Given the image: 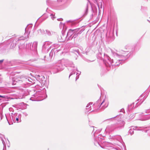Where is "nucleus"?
<instances>
[{
    "instance_id": "obj_16",
    "label": "nucleus",
    "mask_w": 150,
    "mask_h": 150,
    "mask_svg": "<svg viewBox=\"0 0 150 150\" xmlns=\"http://www.w3.org/2000/svg\"><path fill=\"white\" fill-rule=\"evenodd\" d=\"M101 140V139L99 137H95L94 142L95 145L97 146H100L99 142H100Z\"/></svg>"
},
{
    "instance_id": "obj_45",
    "label": "nucleus",
    "mask_w": 150,
    "mask_h": 150,
    "mask_svg": "<svg viewBox=\"0 0 150 150\" xmlns=\"http://www.w3.org/2000/svg\"><path fill=\"white\" fill-rule=\"evenodd\" d=\"M0 97H2V96L1 95H0Z\"/></svg>"
},
{
    "instance_id": "obj_41",
    "label": "nucleus",
    "mask_w": 150,
    "mask_h": 150,
    "mask_svg": "<svg viewBox=\"0 0 150 150\" xmlns=\"http://www.w3.org/2000/svg\"><path fill=\"white\" fill-rule=\"evenodd\" d=\"M2 117H3V116L2 115H1L0 117H1V120L2 119Z\"/></svg>"
},
{
    "instance_id": "obj_26",
    "label": "nucleus",
    "mask_w": 150,
    "mask_h": 150,
    "mask_svg": "<svg viewBox=\"0 0 150 150\" xmlns=\"http://www.w3.org/2000/svg\"><path fill=\"white\" fill-rule=\"evenodd\" d=\"M87 0L88 1V3H87V4L86 5V9L85 13V15H86L87 14V13L88 11V2H89V3L90 2L89 0Z\"/></svg>"
},
{
    "instance_id": "obj_29",
    "label": "nucleus",
    "mask_w": 150,
    "mask_h": 150,
    "mask_svg": "<svg viewBox=\"0 0 150 150\" xmlns=\"http://www.w3.org/2000/svg\"><path fill=\"white\" fill-rule=\"evenodd\" d=\"M9 110L10 111H13V108H9Z\"/></svg>"
},
{
    "instance_id": "obj_8",
    "label": "nucleus",
    "mask_w": 150,
    "mask_h": 150,
    "mask_svg": "<svg viewBox=\"0 0 150 150\" xmlns=\"http://www.w3.org/2000/svg\"><path fill=\"white\" fill-rule=\"evenodd\" d=\"M145 129H146L145 130V132H147L148 131L150 130V127H145L144 126L141 127H130V128L128 131V133L130 134L131 135H132L134 134V130H143Z\"/></svg>"
},
{
    "instance_id": "obj_20",
    "label": "nucleus",
    "mask_w": 150,
    "mask_h": 150,
    "mask_svg": "<svg viewBox=\"0 0 150 150\" xmlns=\"http://www.w3.org/2000/svg\"><path fill=\"white\" fill-rule=\"evenodd\" d=\"M92 103L90 102L86 106V112H88L91 110V105H92Z\"/></svg>"
},
{
    "instance_id": "obj_13",
    "label": "nucleus",
    "mask_w": 150,
    "mask_h": 150,
    "mask_svg": "<svg viewBox=\"0 0 150 150\" xmlns=\"http://www.w3.org/2000/svg\"><path fill=\"white\" fill-rule=\"evenodd\" d=\"M146 96H144V94H142L139 97V98L137 100V101H138L136 103V105L135 107H137L139 105H140L146 99Z\"/></svg>"
},
{
    "instance_id": "obj_24",
    "label": "nucleus",
    "mask_w": 150,
    "mask_h": 150,
    "mask_svg": "<svg viewBox=\"0 0 150 150\" xmlns=\"http://www.w3.org/2000/svg\"><path fill=\"white\" fill-rule=\"evenodd\" d=\"M101 130H97L96 131L94 132V129H93V130L92 132V134H94V135L95 136L96 134H98L99 132Z\"/></svg>"
},
{
    "instance_id": "obj_43",
    "label": "nucleus",
    "mask_w": 150,
    "mask_h": 150,
    "mask_svg": "<svg viewBox=\"0 0 150 150\" xmlns=\"http://www.w3.org/2000/svg\"><path fill=\"white\" fill-rule=\"evenodd\" d=\"M49 1V0H47V3H48V2Z\"/></svg>"
},
{
    "instance_id": "obj_10",
    "label": "nucleus",
    "mask_w": 150,
    "mask_h": 150,
    "mask_svg": "<svg viewBox=\"0 0 150 150\" xmlns=\"http://www.w3.org/2000/svg\"><path fill=\"white\" fill-rule=\"evenodd\" d=\"M44 93V92L42 90L36 91L35 93L32 95V96L30 98V99L32 101L42 100L44 99L43 98H42L40 100L37 99V98L39 97H42V95Z\"/></svg>"
},
{
    "instance_id": "obj_11",
    "label": "nucleus",
    "mask_w": 150,
    "mask_h": 150,
    "mask_svg": "<svg viewBox=\"0 0 150 150\" xmlns=\"http://www.w3.org/2000/svg\"><path fill=\"white\" fill-rule=\"evenodd\" d=\"M21 115L20 114L17 113H12L10 115V118L11 120H13L14 122H20L21 120L20 118Z\"/></svg>"
},
{
    "instance_id": "obj_18",
    "label": "nucleus",
    "mask_w": 150,
    "mask_h": 150,
    "mask_svg": "<svg viewBox=\"0 0 150 150\" xmlns=\"http://www.w3.org/2000/svg\"><path fill=\"white\" fill-rule=\"evenodd\" d=\"M1 139L4 145V147L3 150H6V146L5 143V142H6V139L4 136V137H2Z\"/></svg>"
},
{
    "instance_id": "obj_4",
    "label": "nucleus",
    "mask_w": 150,
    "mask_h": 150,
    "mask_svg": "<svg viewBox=\"0 0 150 150\" xmlns=\"http://www.w3.org/2000/svg\"><path fill=\"white\" fill-rule=\"evenodd\" d=\"M84 30L80 28H76L74 29H69V30L67 37H69L70 39L73 38H76L79 35L81 34Z\"/></svg>"
},
{
    "instance_id": "obj_42",
    "label": "nucleus",
    "mask_w": 150,
    "mask_h": 150,
    "mask_svg": "<svg viewBox=\"0 0 150 150\" xmlns=\"http://www.w3.org/2000/svg\"><path fill=\"white\" fill-rule=\"evenodd\" d=\"M62 0H57V1H62Z\"/></svg>"
},
{
    "instance_id": "obj_14",
    "label": "nucleus",
    "mask_w": 150,
    "mask_h": 150,
    "mask_svg": "<svg viewBox=\"0 0 150 150\" xmlns=\"http://www.w3.org/2000/svg\"><path fill=\"white\" fill-rule=\"evenodd\" d=\"M145 112L146 113L148 114L144 115L140 119L141 120L144 121L150 119V109L146 110Z\"/></svg>"
},
{
    "instance_id": "obj_9",
    "label": "nucleus",
    "mask_w": 150,
    "mask_h": 150,
    "mask_svg": "<svg viewBox=\"0 0 150 150\" xmlns=\"http://www.w3.org/2000/svg\"><path fill=\"white\" fill-rule=\"evenodd\" d=\"M64 69V66L61 63H57L51 69V71L53 74H56Z\"/></svg>"
},
{
    "instance_id": "obj_36",
    "label": "nucleus",
    "mask_w": 150,
    "mask_h": 150,
    "mask_svg": "<svg viewBox=\"0 0 150 150\" xmlns=\"http://www.w3.org/2000/svg\"><path fill=\"white\" fill-rule=\"evenodd\" d=\"M57 20L58 21H61L62 20V18H59L57 19Z\"/></svg>"
},
{
    "instance_id": "obj_7",
    "label": "nucleus",
    "mask_w": 150,
    "mask_h": 150,
    "mask_svg": "<svg viewBox=\"0 0 150 150\" xmlns=\"http://www.w3.org/2000/svg\"><path fill=\"white\" fill-rule=\"evenodd\" d=\"M31 25H28L25 28V32L24 35L21 37H19L17 40V41L21 40H24L28 39L29 36V34L32 28Z\"/></svg>"
},
{
    "instance_id": "obj_30",
    "label": "nucleus",
    "mask_w": 150,
    "mask_h": 150,
    "mask_svg": "<svg viewBox=\"0 0 150 150\" xmlns=\"http://www.w3.org/2000/svg\"><path fill=\"white\" fill-rule=\"evenodd\" d=\"M37 76V77H40V76H41L42 77L41 78V79H42L43 78H44V76H40V75H38Z\"/></svg>"
},
{
    "instance_id": "obj_21",
    "label": "nucleus",
    "mask_w": 150,
    "mask_h": 150,
    "mask_svg": "<svg viewBox=\"0 0 150 150\" xmlns=\"http://www.w3.org/2000/svg\"><path fill=\"white\" fill-rule=\"evenodd\" d=\"M117 116L110 118L107 119L104 121V122H106L108 123H110L112 121H113L114 120H116V119L117 118Z\"/></svg>"
},
{
    "instance_id": "obj_37",
    "label": "nucleus",
    "mask_w": 150,
    "mask_h": 150,
    "mask_svg": "<svg viewBox=\"0 0 150 150\" xmlns=\"http://www.w3.org/2000/svg\"><path fill=\"white\" fill-rule=\"evenodd\" d=\"M67 22L71 23L72 22V21H71V20H69V21H67Z\"/></svg>"
},
{
    "instance_id": "obj_22",
    "label": "nucleus",
    "mask_w": 150,
    "mask_h": 150,
    "mask_svg": "<svg viewBox=\"0 0 150 150\" xmlns=\"http://www.w3.org/2000/svg\"><path fill=\"white\" fill-rule=\"evenodd\" d=\"M51 43L49 42H44L42 47V49L43 50L47 47V46L48 45H50Z\"/></svg>"
},
{
    "instance_id": "obj_46",
    "label": "nucleus",
    "mask_w": 150,
    "mask_h": 150,
    "mask_svg": "<svg viewBox=\"0 0 150 150\" xmlns=\"http://www.w3.org/2000/svg\"><path fill=\"white\" fill-rule=\"evenodd\" d=\"M1 43H0V45H1Z\"/></svg>"
},
{
    "instance_id": "obj_44",
    "label": "nucleus",
    "mask_w": 150,
    "mask_h": 150,
    "mask_svg": "<svg viewBox=\"0 0 150 150\" xmlns=\"http://www.w3.org/2000/svg\"><path fill=\"white\" fill-rule=\"evenodd\" d=\"M147 21L149 22L150 23V20H147Z\"/></svg>"
},
{
    "instance_id": "obj_6",
    "label": "nucleus",
    "mask_w": 150,
    "mask_h": 150,
    "mask_svg": "<svg viewBox=\"0 0 150 150\" xmlns=\"http://www.w3.org/2000/svg\"><path fill=\"white\" fill-rule=\"evenodd\" d=\"M108 103L105 99H104L102 102L100 100H98L93 105V107H96L98 109L104 110L108 106Z\"/></svg>"
},
{
    "instance_id": "obj_35",
    "label": "nucleus",
    "mask_w": 150,
    "mask_h": 150,
    "mask_svg": "<svg viewBox=\"0 0 150 150\" xmlns=\"http://www.w3.org/2000/svg\"><path fill=\"white\" fill-rule=\"evenodd\" d=\"M24 115L25 116H27V115H28V114H27V113H24Z\"/></svg>"
},
{
    "instance_id": "obj_38",
    "label": "nucleus",
    "mask_w": 150,
    "mask_h": 150,
    "mask_svg": "<svg viewBox=\"0 0 150 150\" xmlns=\"http://www.w3.org/2000/svg\"><path fill=\"white\" fill-rule=\"evenodd\" d=\"M74 51L76 52L77 53L79 54L78 52V50H74Z\"/></svg>"
},
{
    "instance_id": "obj_19",
    "label": "nucleus",
    "mask_w": 150,
    "mask_h": 150,
    "mask_svg": "<svg viewBox=\"0 0 150 150\" xmlns=\"http://www.w3.org/2000/svg\"><path fill=\"white\" fill-rule=\"evenodd\" d=\"M37 45L38 42H34L32 46V50H36L37 48Z\"/></svg>"
},
{
    "instance_id": "obj_2",
    "label": "nucleus",
    "mask_w": 150,
    "mask_h": 150,
    "mask_svg": "<svg viewBox=\"0 0 150 150\" xmlns=\"http://www.w3.org/2000/svg\"><path fill=\"white\" fill-rule=\"evenodd\" d=\"M125 124V122L124 120H118L115 123L107 126L105 131L110 133L118 131L124 128Z\"/></svg>"
},
{
    "instance_id": "obj_23",
    "label": "nucleus",
    "mask_w": 150,
    "mask_h": 150,
    "mask_svg": "<svg viewBox=\"0 0 150 150\" xmlns=\"http://www.w3.org/2000/svg\"><path fill=\"white\" fill-rule=\"evenodd\" d=\"M32 43H29L26 45V47L28 49L32 50Z\"/></svg>"
},
{
    "instance_id": "obj_5",
    "label": "nucleus",
    "mask_w": 150,
    "mask_h": 150,
    "mask_svg": "<svg viewBox=\"0 0 150 150\" xmlns=\"http://www.w3.org/2000/svg\"><path fill=\"white\" fill-rule=\"evenodd\" d=\"M65 65L67 67H68V70L72 71V72L69 75V78L70 76L75 74V71H76L78 72L76 73V75L78 74V75H79L81 74V72L77 70V67L74 66V64L72 62L67 60L65 61Z\"/></svg>"
},
{
    "instance_id": "obj_32",
    "label": "nucleus",
    "mask_w": 150,
    "mask_h": 150,
    "mask_svg": "<svg viewBox=\"0 0 150 150\" xmlns=\"http://www.w3.org/2000/svg\"><path fill=\"white\" fill-rule=\"evenodd\" d=\"M4 60V59L0 60V64H1V63H2L3 62Z\"/></svg>"
},
{
    "instance_id": "obj_17",
    "label": "nucleus",
    "mask_w": 150,
    "mask_h": 150,
    "mask_svg": "<svg viewBox=\"0 0 150 150\" xmlns=\"http://www.w3.org/2000/svg\"><path fill=\"white\" fill-rule=\"evenodd\" d=\"M58 41L60 42H63L66 40L65 36L63 34L62 35L59 36L58 38Z\"/></svg>"
},
{
    "instance_id": "obj_34",
    "label": "nucleus",
    "mask_w": 150,
    "mask_h": 150,
    "mask_svg": "<svg viewBox=\"0 0 150 150\" xmlns=\"http://www.w3.org/2000/svg\"><path fill=\"white\" fill-rule=\"evenodd\" d=\"M53 53L52 52H51L50 53V56L52 55H53Z\"/></svg>"
},
{
    "instance_id": "obj_33",
    "label": "nucleus",
    "mask_w": 150,
    "mask_h": 150,
    "mask_svg": "<svg viewBox=\"0 0 150 150\" xmlns=\"http://www.w3.org/2000/svg\"><path fill=\"white\" fill-rule=\"evenodd\" d=\"M79 78V77L78 76H76V81L77 79H78Z\"/></svg>"
},
{
    "instance_id": "obj_27",
    "label": "nucleus",
    "mask_w": 150,
    "mask_h": 150,
    "mask_svg": "<svg viewBox=\"0 0 150 150\" xmlns=\"http://www.w3.org/2000/svg\"><path fill=\"white\" fill-rule=\"evenodd\" d=\"M118 139L117 140L119 142H121L122 141V138L120 136H118L117 137Z\"/></svg>"
},
{
    "instance_id": "obj_39",
    "label": "nucleus",
    "mask_w": 150,
    "mask_h": 150,
    "mask_svg": "<svg viewBox=\"0 0 150 150\" xmlns=\"http://www.w3.org/2000/svg\"><path fill=\"white\" fill-rule=\"evenodd\" d=\"M6 119H7V121H8V123H9V125H10V124L9 123V122H8V118H7V116H6Z\"/></svg>"
},
{
    "instance_id": "obj_47",
    "label": "nucleus",
    "mask_w": 150,
    "mask_h": 150,
    "mask_svg": "<svg viewBox=\"0 0 150 150\" xmlns=\"http://www.w3.org/2000/svg\"><path fill=\"white\" fill-rule=\"evenodd\" d=\"M149 18L150 19V18Z\"/></svg>"
},
{
    "instance_id": "obj_3",
    "label": "nucleus",
    "mask_w": 150,
    "mask_h": 150,
    "mask_svg": "<svg viewBox=\"0 0 150 150\" xmlns=\"http://www.w3.org/2000/svg\"><path fill=\"white\" fill-rule=\"evenodd\" d=\"M33 80L31 78L27 76L22 75L15 76L14 80H13L12 84L15 85L17 83L23 85L26 84V83H29V82L33 83Z\"/></svg>"
},
{
    "instance_id": "obj_12",
    "label": "nucleus",
    "mask_w": 150,
    "mask_h": 150,
    "mask_svg": "<svg viewBox=\"0 0 150 150\" xmlns=\"http://www.w3.org/2000/svg\"><path fill=\"white\" fill-rule=\"evenodd\" d=\"M106 40L108 42L113 41L114 39V33L112 30L108 31L106 33Z\"/></svg>"
},
{
    "instance_id": "obj_15",
    "label": "nucleus",
    "mask_w": 150,
    "mask_h": 150,
    "mask_svg": "<svg viewBox=\"0 0 150 150\" xmlns=\"http://www.w3.org/2000/svg\"><path fill=\"white\" fill-rule=\"evenodd\" d=\"M38 33L40 32L42 34H46L49 36H51L53 35L54 33L52 31H50L48 30H46L45 31H44L41 29H40L38 30Z\"/></svg>"
},
{
    "instance_id": "obj_31",
    "label": "nucleus",
    "mask_w": 150,
    "mask_h": 150,
    "mask_svg": "<svg viewBox=\"0 0 150 150\" xmlns=\"http://www.w3.org/2000/svg\"><path fill=\"white\" fill-rule=\"evenodd\" d=\"M4 135L0 134V138L1 139L2 137H4Z\"/></svg>"
},
{
    "instance_id": "obj_25",
    "label": "nucleus",
    "mask_w": 150,
    "mask_h": 150,
    "mask_svg": "<svg viewBox=\"0 0 150 150\" xmlns=\"http://www.w3.org/2000/svg\"><path fill=\"white\" fill-rule=\"evenodd\" d=\"M55 13H51L50 15V16L51 17V18L53 20L54 18H55V17L54 16Z\"/></svg>"
},
{
    "instance_id": "obj_1",
    "label": "nucleus",
    "mask_w": 150,
    "mask_h": 150,
    "mask_svg": "<svg viewBox=\"0 0 150 150\" xmlns=\"http://www.w3.org/2000/svg\"><path fill=\"white\" fill-rule=\"evenodd\" d=\"M125 49V50L112 52L113 59H111L109 57H108L107 59L105 60L104 63L108 70H110L111 67L112 69L114 66L119 65L132 54V52L130 47L126 46Z\"/></svg>"
},
{
    "instance_id": "obj_40",
    "label": "nucleus",
    "mask_w": 150,
    "mask_h": 150,
    "mask_svg": "<svg viewBox=\"0 0 150 150\" xmlns=\"http://www.w3.org/2000/svg\"><path fill=\"white\" fill-rule=\"evenodd\" d=\"M124 109H122L121 110V112H123V111H124Z\"/></svg>"
},
{
    "instance_id": "obj_28",
    "label": "nucleus",
    "mask_w": 150,
    "mask_h": 150,
    "mask_svg": "<svg viewBox=\"0 0 150 150\" xmlns=\"http://www.w3.org/2000/svg\"><path fill=\"white\" fill-rule=\"evenodd\" d=\"M133 105L134 104H131L130 105H129L128 106V110H130L131 109V108L130 107L131 106H133Z\"/></svg>"
}]
</instances>
